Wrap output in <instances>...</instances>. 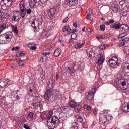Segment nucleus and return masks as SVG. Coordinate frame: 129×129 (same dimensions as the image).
<instances>
[{"label": "nucleus", "mask_w": 129, "mask_h": 129, "mask_svg": "<svg viewBox=\"0 0 129 129\" xmlns=\"http://www.w3.org/2000/svg\"><path fill=\"white\" fill-rule=\"evenodd\" d=\"M12 38H13V33L11 32L0 35V44H9L12 40Z\"/></svg>", "instance_id": "obj_1"}, {"label": "nucleus", "mask_w": 129, "mask_h": 129, "mask_svg": "<svg viewBox=\"0 0 129 129\" xmlns=\"http://www.w3.org/2000/svg\"><path fill=\"white\" fill-rule=\"evenodd\" d=\"M26 6H27V2L25 0H22L19 3V8L21 11V12L19 11V13L21 14V16L23 19L26 16V11H27Z\"/></svg>", "instance_id": "obj_2"}, {"label": "nucleus", "mask_w": 129, "mask_h": 129, "mask_svg": "<svg viewBox=\"0 0 129 129\" xmlns=\"http://www.w3.org/2000/svg\"><path fill=\"white\" fill-rule=\"evenodd\" d=\"M95 92H96V88H93L91 92L88 93L86 97V101L88 103H91L92 100L94 98Z\"/></svg>", "instance_id": "obj_3"}, {"label": "nucleus", "mask_w": 129, "mask_h": 129, "mask_svg": "<svg viewBox=\"0 0 129 129\" xmlns=\"http://www.w3.org/2000/svg\"><path fill=\"white\" fill-rule=\"evenodd\" d=\"M109 63L111 67L116 68L119 66V62H118V58L116 56H113L109 60Z\"/></svg>", "instance_id": "obj_4"}, {"label": "nucleus", "mask_w": 129, "mask_h": 129, "mask_svg": "<svg viewBox=\"0 0 129 129\" xmlns=\"http://www.w3.org/2000/svg\"><path fill=\"white\" fill-rule=\"evenodd\" d=\"M47 125H50V123H53V124H56V123H59V119L56 116L49 117L47 121Z\"/></svg>", "instance_id": "obj_5"}, {"label": "nucleus", "mask_w": 129, "mask_h": 129, "mask_svg": "<svg viewBox=\"0 0 129 129\" xmlns=\"http://www.w3.org/2000/svg\"><path fill=\"white\" fill-rule=\"evenodd\" d=\"M103 112L104 115L108 121H111V120L113 119V117L112 116L111 113H110V111L104 110Z\"/></svg>", "instance_id": "obj_6"}, {"label": "nucleus", "mask_w": 129, "mask_h": 129, "mask_svg": "<svg viewBox=\"0 0 129 129\" xmlns=\"http://www.w3.org/2000/svg\"><path fill=\"white\" fill-rule=\"evenodd\" d=\"M11 81L8 80H0V87L4 88L6 87L7 85L11 84Z\"/></svg>", "instance_id": "obj_7"}, {"label": "nucleus", "mask_w": 129, "mask_h": 129, "mask_svg": "<svg viewBox=\"0 0 129 129\" xmlns=\"http://www.w3.org/2000/svg\"><path fill=\"white\" fill-rule=\"evenodd\" d=\"M52 96V90L48 89L44 95V98L45 100H48L51 98Z\"/></svg>", "instance_id": "obj_8"}, {"label": "nucleus", "mask_w": 129, "mask_h": 129, "mask_svg": "<svg viewBox=\"0 0 129 129\" xmlns=\"http://www.w3.org/2000/svg\"><path fill=\"white\" fill-rule=\"evenodd\" d=\"M56 12H57V9L55 8H51L49 10L48 12V15L50 18H53L54 17V15L56 14Z\"/></svg>", "instance_id": "obj_9"}, {"label": "nucleus", "mask_w": 129, "mask_h": 129, "mask_svg": "<svg viewBox=\"0 0 129 129\" xmlns=\"http://www.w3.org/2000/svg\"><path fill=\"white\" fill-rule=\"evenodd\" d=\"M87 53L88 54V56L89 58L92 59L94 57V52H93V50H92V48H89L87 50Z\"/></svg>", "instance_id": "obj_10"}, {"label": "nucleus", "mask_w": 129, "mask_h": 129, "mask_svg": "<svg viewBox=\"0 0 129 129\" xmlns=\"http://www.w3.org/2000/svg\"><path fill=\"white\" fill-rule=\"evenodd\" d=\"M122 112H129V103H124L122 106Z\"/></svg>", "instance_id": "obj_11"}, {"label": "nucleus", "mask_w": 129, "mask_h": 129, "mask_svg": "<svg viewBox=\"0 0 129 129\" xmlns=\"http://www.w3.org/2000/svg\"><path fill=\"white\" fill-rule=\"evenodd\" d=\"M65 3L70 7H72V6H76V5H77V4L78 3V1L70 0L69 1L65 2Z\"/></svg>", "instance_id": "obj_12"}, {"label": "nucleus", "mask_w": 129, "mask_h": 129, "mask_svg": "<svg viewBox=\"0 0 129 129\" xmlns=\"http://www.w3.org/2000/svg\"><path fill=\"white\" fill-rule=\"evenodd\" d=\"M105 59L104 56H103V54H99V58L98 59V64L99 65H101V64H103L104 62Z\"/></svg>", "instance_id": "obj_13"}, {"label": "nucleus", "mask_w": 129, "mask_h": 129, "mask_svg": "<svg viewBox=\"0 0 129 129\" xmlns=\"http://www.w3.org/2000/svg\"><path fill=\"white\" fill-rule=\"evenodd\" d=\"M80 113L81 115L78 117L77 119V121L78 122H80L81 123L84 124L85 123L86 120L85 118H82L83 117V113L81 112Z\"/></svg>", "instance_id": "obj_14"}, {"label": "nucleus", "mask_w": 129, "mask_h": 129, "mask_svg": "<svg viewBox=\"0 0 129 129\" xmlns=\"http://www.w3.org/2000/svg\"><path fill=\"white\" fill-rule=\"evenodd\" d=\"M35 99H38L37 102H35L33 103V106L34 107H37L39 106H41V98L40 97H35Z\"/></svg>", "instance_id": "obj_15"}, {"label": "nucleus", "mask_w": 129, "mask_h": 129, "mask_svg": "<svg viewBox=\"0 0 129 129\" xmlns=\"http://www.w3.org/2000/svg\"><path fill=\"white\" fill-rule=\"evenodd\" d=\"M120 29L122 32H126V31H128L129 27L127 24H121Z\"/></svg>", "instance_id": "obj_16"}, {"label": "nucleus", "mask_w": 129, "mask_h": 129, "mask_svg": "<svg viewBox=\"0 0 129 129\" xmlns=\"http://www.w3.org/2000/svg\"><path fill=\"white\" fill-rule=\"evenodd\" d=\"M11 1L13 0H2L0 4L1 5H3V3H4V5H3V7H5V6H7V7H11V6H12V2H11L10 5L8 4V3H9V2H11Z\"/></svg>", "instance_id": "obj_17"}, {"label": "nucleus", "mask_w": 129, "mask_h": 129, "mask_svg": "<svg viewBox=\"0 0 129 129\" xmlns=\"http://www.w3.org/2000/svg\"><path fill=\"white\" fill-rule=\"evenodd\" d=\"M49 0H39L38 5L41 7H45L47 5V3Z\"/></svg>", "instance_id": "obj_18"}, {"label": "nucleus", "mask_w": 129, "mask_h": 129, "mask_svg": "<svg viewBox=\"0 0 129 129\" xmlns=\"http://www.w3.org/2000/svg\"><path fill=\"white\" fill-rule=\"evenodd\" d=\"M18 15H22V13H20L19 11H17L15 13V15L13 16V20L15 21V22H17V21H19L20 20L19 19V16H18Z\"/></svg>", "instance_id": "obj_19"}, {"label": "nucleus", "mask_w": 129, "mask_h": 129, "mask_svg": "<svg viewBox=\"0 0 129 129\" xmlns=\"http://www.w3.org/2000/svg\"><path fill=\"white\" fill-rule=\"evenodd\" d=\"M81 109H82V106L81 105H77L74 108V110L77 113H78V112H81Z\"/></svg>", "instance_id": "obj_20"}, {"label": "nucleus", "mask_w": 129, "mask_h": 129, "mask_svg": "<svg viewBox=\"0 0 129 129\" xmlns=\"http://www.w3.org/2000/svg\"><path fill=\"white\" fill-rule=\"evenodd\" d=\"M28 88H29V92H33L34 91V90L35 89V84L34 83H31L29 84V85H28Z\"/></svg>", "instance_id": "obj_21"}, {"label": "nucleus", "mask_w": 129, "mask_h": 129, "mask_svg": "<svg viewBox=\"0 0 129 129\" xmlns=\"http://www.w3.org/2000/svg\"><path fill=\"white\" fill-rule=\"evenodd\" d=\"M62 31V32H66L67 31L68 35L71 33V29H70V27H69V26H65L63 27Z\"/></svg>", "instance_id": "obj_22"}, {"label": "nucleus", "mask_w": 129, "mask_h": 129, "mask_svg": "<svg viewBox=\"0 0 129 129\" xmlns=\"http://www.w3.org/2000/svg\"><path fill=\"white\" fill-rule=\"evenodd\" d=\"M85 45V43L83 42L82 43H80L79 42L77 43L76 45L75 46V48L76 49H81V48H83V46Z\"/></svg>", "instance_id": "obj_23"}, {"label": "nucleus", "mask_w": 129, "mask_h": 129, "mask_svg": "<svg viewBox=\"0 0 129 129\" xmlns=\"http://www.w3.org/2000/svg\"><path fill=\"white\" fill-rule=\"evenodd\" d=\"M127 36V34L126 33H122L120 35H118V40L119 41H121L122 39H124V37Z\"/></svg>", "instance_id": "obj_24"}, {"label": "nucleus", "mask_w": 129, "mask_h": 129, "mask_svg": "<svg viewBox=\"0 0 129 129\" xmlns=\"http://www.w3.org/2000/svg\"><path fill=\"white\" fill-rule=\"evenodd\" d=\"M61 53H62V51L60 49H56L54 51V56L55 57H59L60 55H61Z\"/></svg>", "instance_id": "obj_25"}, {"label": "nucleus", "mask_w": 129, "mask_h": 129, "mask_svg": "<svg viewBox=\"0 0 129 129\" xmlns=\"http://www.w3.org/2000/svg\"><path fill=\"white\" fill-rule=\"evenodd\" d=\"M28 120L32 121L34 120V113L30 112L28 116Z\"/></svg>", "instance_id": "obj_26"}, {"label": "nucleus", "mask_w": 129, "mask_h": 129, "mask_svg": "<svg viewBox=\"0 0 129 129\" xmlns=\"http://www.w3.org/2000/svg\"><path fill=\"white\" fill-rule=\"evenodd\" d=\"M29 2L31 7H35L37 4V0H29Z\"/></svg>", "instance_id": "obj_27"}, {"label": "nucleus", "mask_w": 129, "mask_h": 129, "mask_svg": "<svg viewBox=\"0 0 129 129\" xmlns=\"http://www.w3.org/2000/svg\"><path fill=\"white\" fill-rule=\"evenodd\" d=\"M38 61L40 63H44V62H46V61H47V57L44 56L43 57H40L38 59Z\"/></svg>", "instance_id": "obj_28"}, {"label": "nucleus", "mask_w": 129, "mask_h": 129, "mask_svg": "<svg viewBox=\"0 0 129 129\" xmlns=\"http://www.w3.org/2000/svg\"><path fill=\"white\" fill-rule=\"evenodd\" d=\"M76 102L75 101H71L70 104V106L72 108H75V107L76 106Z\"/></svg>", "instance_id": "obj_29"}, {"label": "nucleus", "mask_w": 129, "mask_h": 129, "mask_svg": "<svg viewBox=\"0 0 129 129\" xmlns=\"http://www.w3.org/2000/svg\"><path fill=\"white\" fill-rule=\"evenodd\" d=\"M72 126L73 129H78V123L76 122H74L72 123Z\"/></svg>", "instance_id": "obj_30"}, {"label": "nucleus", "mask_w": 129, "mask_h": 129, "mask_svg": "<svg viewBox=\"0 0 129 129\" xmlns=\"http://www.w3.org/2000/svg\"><path fill=\"white\" fill-rule=\"evenodd\" d=\"M84 67H85L84 63H81L80 64H79L78 68L79 70H84Z\"/></svg>", "instance_id": "obj_31"}, {"label": "nucleus", "mask_w": 129, "mask_h": 129, "mask_svg": "<svg viewBox=\"0 0 129 129\" xmlns=\"http://www.w3.org/2000/svg\"><path fill=\"white\" fill-rule=\"evenodd\" d=\"M121 24L119 23V24H114L113 25L114 29H116V30H118L120 29Z\"/></svg>", "instance_id": "obj_32"}, {"label": "nucleus", "mask_w": 129, "mask_h": 129, "mask_svg": "<svg viewBox=\"0 0 129 129\" xmlns=\"http://www.w3.org/2000/svg\"><path fill=\"white\" fill-rule=\"evenodd\" d=\"M124 75L125 77H126L127 78H129V71H128V70H125L124 71Z\"/></svg>", "instance_id": "obj_33"}, {"label": "nucleus", "mask_w": 129, "mask_h": 129, "mask_svg": "<svg viewBox=\"0 0 129 129\" xmlns=\"http://www.w3.org/2000/svg\"><path fill=\"white\" fill-rule=\"evenodd\" d=\"M68 69L69 73H74L75 72V69L73 67L68 68Z\"/></svg>", "instance_id": "obj_34"}, {"label": "nucleus", "mask_w": 129, "mask_h": 129, "mask_svg": "<svg viewBox=\"0 0 129 129\" xmlns=\"http://www.w3.org/2000/svg\"><path fill=\"white\" fill-rule=\"evenodd\" d=\"M12 30L15 34H18V28H17V26L13 25L12 26Z\"/></svg>", "instance_id": "obj_35"}, {"label": "nucleus", "mask_w": 129, "mask_h": 129, "mask_svg": "<svg viewBox=\"0 0 129 129\" xmlns=\"http://www.w3.org/2000/svg\"><path fill=\"white\" fill-rule=\"evenodd\" d=\"M84 108L85 109H87L88 111H91V107H90V106H88V105H85L84 106Z\"/></svg>", "instance_id": "obj_36"}, {"label": "nucleus", "mask_w": 129, "mask_h": 129, "mask_svg": "<svg viewBox=\"0 0 129 129\" xmlns=\"http://www.w3.org/2000/svg\"><path fill=\"white\" fill-rule=\"evenodd\" d=\"M36 22H37V20H32V23H31V26L32 27H33L34 29H36L37 27L35 26V24L36 23Z\"/></svg>", "instance_id": "obj_37"}, {"label": "nucleus", "mask_w": 129, "mask_h": 129, "mask_svg": "<svg viewBox=\"0 0 129 129\" xmlns=\"http://www.w3.org/2000/svg\"><path fill=\"white\" fill-rule=\"evenodd\" d=\"M19 66H24L25 65V60H22L19 61Z\"/></svg>", "instance_id": "obj_38"}, {"label": "nucleus", "mask_w": 129, "mask_h": 129, "mask_svg": "<svg viewBox=\"0 0 129 129\" xmlns=\"http://www.w3.org/2000/svg\"><path fill=\"white\" fill-rule=\"evenodd\" d=\"M100 31H105V25H100Z\"/></svg>", "instance_id": "obj_39"}, {"label": "nucleus", "mask_w": 129, "mask_h": 129, "mask_svg": "<svg viewBox=\"0 0 129 129\" xmlns=\"http://www.w3.org/2000/svg\"><path fill=\"white\" fill-rule=\"evenodd\" d=\"M106 47V46L105 45V44H102L99 46V49H100V50H104V49H105Z\"/></svg>", "instance_id": "obj_40"}, {"label": "nucleus", "mask_w": 129, "mask_h": 129, "mask_svg": "<svg viewBox=\"0 0 129 129\" xmlns=\"http://www.w3.org/2000/svg\"><path fill=\"white\" fill-rule=\"evenodd\" d=\"M40 116L42 119H45L47 117V115L44 113H42Z\"/></svg>", "instance_id": "obj_41"}, {"label": "nucleus", "mask_w": 129, "mask_h": 129, "mask_svg": "<svg viewBox=\"0 0 129 129\" xmlns=\"http://www.w3.org/2000/svg\"><path fill=\"white\" fill-rule=\"evenodd\" d=\"M121 41H122V42L126 43V42H128L129 38L128 37H125V38H123Z\"/></svg>", "instance_id": "obj_42"}, {"label": "nucleus", "mask_w": 129, "mask_h": 129, "mask_svg": "<svg viewBox=\"0 0 129 129\" xmlns=\"http://www.w3.org/2000/svg\"><path fill=\"white\" fill-rule=\"evenodd\" d=\"M36 46V43L34 42L30 43L28 44V47L29 48Z\"/></svg>", "instance_id": "obj_43"}, {"label": "nucleus", "mask_w": 129, "mask_h": 129, "mask_svg": "<svg viewBox=\"0 0 129 129\" xmlns=\"http://www.w3.org/2000/svg\"><path fill=\"white\" fill-rule=\"evenodd\" d=\"M78 91H79V92H83L84 89L82 87H78Z\"/></svg>", "instance_id": "obj_44"}, {"label": "nucleus", "mask_w": 129, "mask_h": 129, "mask_svg": "<svg viewBox=\"0 0 129 129\" xmlns=\"http://www.w3.org/2000/svg\"><path fill=\"white\" fill-rule=\"evenodd\" d=\"M87 15H91L92 14V8H90L87 10Z\"/></svg>", "instance_id": "obj_45"}, {"label": "nucleus", "mask_w": 129, "mask_h": 129, "mask_svg": "<svg viewBox=\"0 0 129 129\" xmlns=\"http://www.w3.org/2000/svg\"><path fill=\"white\" fill-rule=\"evenodd\" d=\"M71 37L73 40H75V39L77 38V35L75 34V33H73L71 35Z\"/></svg>", "instance_id": "obj_46"}, {"label": "nucleus", "mask_w": 129, "mask_h": 129, "mask_svg": "<svg viewBox=\"0 0 129 129\" xmlns=\"http://www.w3.org/2000/svg\"><path fill=\"white\" fill-rule=\"evenodd\" d=\"M91 15H89V14H87V20H88L89 21L90 20L91 22H92L93 19L91 18Z\"/></svg>", "instance_id": "obj_47"}, {"label": "nucleus", "mask_w": 129, "mask_h": 129, "mask_svg": "<svg viewBox=\"0 0 129 129\" xmlns=\"http://www.w3.org/2000/svg\"><path fill=\"white\" fill-rule=\"evenodd\" d=\"M22 54V51H19L16 53V57L19 58V57H21V55Z\"/></svg>", "instance_id": "obj_48"}, {"label": "nucleus", "mask_w": 129, "mask_h": 129, "mask_svg": "<svg viewBox=\"0 0 129 129\" xmlns=\"http://www.w3.org/2000/svg\"><path fill=\"white\" fill-rule=\"evenodd\" d=\"M125 45V42H121L118 46L120 47H123Z\"/></svg>", "instance_id": "obj_49"}, {"label": "nucleus", "mask_w": 129, "mask_h": 129, "mask_svg": "<svg viewBox=\"0 0 129 129\" xmlns=\"http://www.w3.org/2000/svg\"><path fill=\"white\" fill-rule=\"evenodd\" d=\"M27 15H31L32 14V9L29 8L27 10Z\"/></svg>", "instance_id": "obj_50"}, {"label": "nucleus", "mask_w": 129, "mask_h": 129, "mask_svg": "<svg viewBox=\"0 0 129 129\" xmlns=\"http://www.w3.org/2000/svg\"><path fill=\"white\" fill-rule=\"evenodd\" d=\"M113 11H114L115 13L118 12V8L116 7H113Z\"/></svg>", "instance_id": "obj_51"}, {"label": "nucleus", "mask_w": 129, "mask_h": 129, "mask_svg": "<svg viewBox=\"0 0 129 129\" xmlns=\"http://www.w3.org/2000/svg\"><path fill=\"white\" fill-rule=\"evenodd\" d=\"M93 113L95 116L97 115V109L96 108H94L93 110Z\"/></svg>", "instance_id": "obj_52"}, {"label": "nucleus", "mask_w": 129, "mask_h": 129, "mask_svg": "<svg viewBox=\"0 0 129 129\" xmlns=\"http://www.w3.org/2000/svg\"><path fill=\"white\" fill-rule=\"evenodd\" d=\"M121 84L122 86H124L125 85H126V81L122 80L121 81Z\"/></svg>", "instance_id": "obj_53"}, {"label": "nucleus", "mask_w": 129, "mask_h": 129, "mask_svg": "<svg viewBox=\"0 0 129 129\" xmlns=\"http://www.w3.org/2000/svg\"><path fill=\"white\" fill-rule=\"evenodd\" d=\"M125 67H127V69L126 70L129 71V61L126 62V64L125 65Z\"/></svg>", "instance_id": "obj_54"}, {"label": "nucleus", "mask_w": 129, "mask_h": 129, "mask_svg": "<svg viewBox=\"0 0 129 129\" xmlns=\"http://www.w3.org/2000/svg\"><path fill=\"white\" fill-rule=\"evenodd\" d=\"M119 4L121 6H123V5H125V1L124 0L121 1H120Z\"/></svg>", "instance_id": "obj_55"}, {"label": "nucleus", "mask_w": 129, "mask_h": 129, "mask_svg": "<svg viewBox=\"0 0 129 129\" xmlns=\"http://www.w3.org/2000/svg\"><path fill=\"white\" fill-rule=\"evenodd\" d=\"M41 55H43V56H48V55H50V52H43L41 53Z\"/></svg>", "instance_id": "obj_56"}, {"label": "nucleus", "mask_w": 129, "mask_h": 129, "mask_svg": "<svg viewBox=\"0 0 129 129\" xmlns=\"http://www.w3.org/2000/svg\"><path fill=\"white\" fill-rule=\"evenodd\" d=\"M19 49V47H14L12 49V51H18Z\"/></svg>", "instance_id": "obj_57"}, {"label": "nucleus", "mask_w": 129, "mask_h": 129, "mask_svg": "<svg viewBox=\"0 0 129 129\" xmlns=\"http://www.w3.org/2000/svg\"><path fill=\"white\" fill-rule=\"evenodd\" d=\"M30 50H37V46H32L31 47H29Z\"/></svg>", "instance_id": "obj_58"}, {"label": "nucleus", "mask_w": 129, "mask_h": 129, "mask_svg": "<svg viewBox=\"0 0 129 129\" xmlns=\"http://www.w3.org/2000/svg\"><path fill=\"white\" fill-rule=\"evenodd\" d=\"M59 42H60V43H63V42H64V38H63V37H60L59 38Z\"/></svg>", "instance_id": "obj_59"}, {"label": "nucleus", "mask_w": 129, "mask_h": 129, "mask_svg": "<svg viewBox=\"0 0 129 129\" xmlns=\"http://www.w3.org/2000/svg\"><path fill=\"white\" fill-rule=\"evenodd\" d=\"M55 82V80H54V79H53V78H50V79H49V82H50V83H53V82Z\"/></svg>", "instance_id": "obj_60"}, {"label": "nucleus", "mask_w": 129, "mask_h": 129, "mask_svg": "<svg viewBox=\"0 0 129 129\" xmlns=\"http://www.w3.org/2000/svg\"><path fill=\"white\" fill-rule=\"evenodd\" d=\"M24 127L25 129H30V127H29L27 124H24Z\"/></svg>", "instance_id": "obj_61"}, {"label": "nucleus", "mask_w": 129, "mask_h": 129, "mask_svg": "<svg viewBox=\"0 0 129 129\" xmlns=\"http://www.w3.org/2000/svg\"><path fill=\"white\" fill-rule=\"evenodd\" d=\"M21 57H26V54L24 53L23 52L21 51Z\"/></svg>", "instance_id": "obj_62"}, {"label": "nucleus", "mask_w": 129, "mask_h": 129, "mask_svg": "<svg viewBox=\"0 0 129 129\" xmlns=\"http://www.w3.org/2000/svg\"><path fill=\"white\" fill-rule=\"evenodd\" d=\"M109 23H110V24H113V23H114V20L110 19L109 20Z\"/></svg>", "instance_id": "obj_63"}, {"label": "nucleus", "mask_w": 129, "mask_h": 129, "mask_svg": "<svg viewBox=\"0 0 129 129\" xmlns=\"http://www.w3.org/2000/svg\"><path fill=\"white\" fill-rule=\"evenodd\" d=\"M68 21V17H66L63 19V23H66Z\"/></svg>", "instance_id": "obj_64"}]
</instances>
